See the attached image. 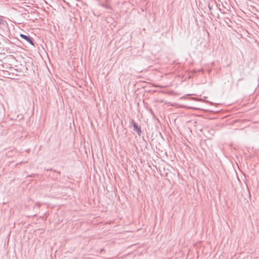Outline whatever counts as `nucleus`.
I'll return each mask as SVG.
<instances>
[{
    "instance_id": "nucleus-1",
    "label": "nucleus",
    "mask_w": 259,
    "mask_h": 259,
    "mask_svg": "<svg viewBox=\"0 0 259 259\" xmlns=\"http://www.w3.org/2000/svg\"><path fill=\"white\" fill-rule=\"evenodd\" d=\"M20 36L23 39H24L25 40H26V41H27L28 42H29L31 45H32V46H34V44L33 42V41L32 40L31 38L24 34H21L20 35Z\"/></svg>"
},
{
    "instance_id": "nucleus-2",
    "label": "nucleus",
    "mask_w": 259,
    "mask_h": 259,
    "mask_svg": "<svg viewBox=\"0 0 259 259\" xmlns=\"http://www.w3.org/2000/svg\"><path fill=\"white\" fill-rule=\"evenodd\" d=\"M133 125L134 130L136 131L139 134H140L141 132L140 128L138 127V125L135 123H134Z\"/></svg>"
}]
</instances>
